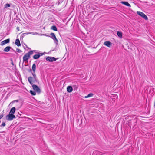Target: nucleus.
I'll return each mask as SVG.
<instances>
[{"label": "nucleus", "instance_id": "obj_1", "mask_svg": "<svg viewBox=\"0 0 155 155\" xmlns=\"http://www.w3.org/2000/svg\"><path fill=\"white\" fill-rule=\"evenodd\" d=\"M33 77L30 76L28 78V81L31 85L37 81V76L35 74H32Z\"/></svg>", "mask_w": 155, "mask_h": 155}, {"label": "nucleus", "instance_id": "obj_2", "mask_svg": "<svg viewBox=\"0 0 155 155\" xmlns=\"http://www.w3.org/2000/svg\"><path fill=\"white\" fill-rule=\"evenodd\" d=\"M33 51H30L29 52L25 54L23 57V60L24 61H27L30 58V55L33 54Z\"/></svg>", "mask_w": 155, "mask_h": 155}, {"label": "nucleus", "instance_id": "obj_3", "mask_svg": "<svg viewBox=\"0 0 155 155\" xmlns=\"http://www.w3.org/2000/svg\"><path fill=\"white\" fill-rule=\"evenodd\" d=\"M15 118V115L10 113H9V114L7 115L6 117V119L8 121L12 120L13 119Z\"/></svg>", "mask_w": 155, "mask_h": 155}, {"label": "nucleus", "instance_id": "obj_4", "mask_svg": "<svg viewBox=\"0 0 155 155\" xmlns=\"http://www.w3.org/2000/svg\"><path fill=\"white\" fill-rule=\"evenodd\" d=\"M137 13L138 15L140 16L145 20H148V18L146 15L141 12L138 11L137 12Z\"/></svg>", "mask_w": 155, "mask_h": 155}, {"label": "nucleus", "instance_id": "obj_5", "mask_svg": "<svg viewBox=\"0 0 155 155\" xmlns=\"http://www.w3.org/2000/svg\"><path fill=\"white\" fill-rule=\"evenodd\" d=\"M32 88L34 90L38 93H40L41 92L40 89L37 85L35 84H32Z\"/></svg>", "mask_w": 155, "mask_h": 155}, {"label": "nucleus", "instance_id": "obj_6", "mask_svg": "<svg viewBox=\"0 0 155 155\" xmlns=\"http://www.w3.org/2000/svg\"><path fill=\"white\" fill-rule=\"evenodd\" d=\"M46 60L48 61L49 62H52L54 61H55L56 60V58L54 57H47L46 58Z\"/></svg>", "mask_w": 155, "mask_h": 155}, {"label": "nucleus", "instance_id": "obj_7", "mask_svg": "<svg viewBox=\"0 0 155 155\" xmlns=\"http://www.w3.org/2000/svg\"><path fill=\"white\" fill-rule=\"evenodd\" d=\"M10 42V39H6L5 40H4L3 41H2L0 45L1 46H3L5 45V44H6L7 43H8Z\"/></svg>", "mask_w": 155, "mask_h": 155}, {"label": "nucleus", "instance_id": "obj_8", "mask_svg": "<svg viewBox=\"0 0 155 155\" xmlns=\"http://www.w3.org/2000/svg\"><path fill=\"white\" fill-rule=\"evenodd\" d=\"M104 45L108 47H110L112 43L109 41H105L104 43Z\"/></svg>", "mask_w": 155, "mask_h": 155}, {"label": "nucleus", "instance_id": "obj_9", "mask_svg": "<svg viewBox=\"0 0 155 155\" xmlns=\"http://www.w3.org/2000/svg\"><path fill=\"white\" fill-rule=\"evenodd\" d=\"M43 55V54L40 53L38 54L35 55L33 57V58L35 59H37L38 58L41 56H42Z\"/></svg>", "mask_w": 155, "mask_h": 155}, {"label": "nucleus", "instance_id": "obj_10", "mask_svg": "<svg viewBox=\"0 0 155 155\" xmlns=\"http://www.w3.org/2000/svg\"><path fill=\"white\" fill-rule=\"evenodd\" d=\"M50 35L52 36V38L54 40H55L57 42H58V40L56 37L55 34L53 33H51Z\"/></svg>", "mask_w": 155, "mask_h": 155}, {"label": "nucleus", "instance_id": "obj_11", "mask_svg": "<svg viewBox=\"0 0 155 155\" xmlns=\"http://www.w3.org/2000/svg\"><path fill=\"white\" fill-rule=\"evenodd\" d=\"M15 44L18 46H21V43L19 39H17L16 40Z\"/></svg>", "mask_w": 155, "mask_h": 155}, {"label": "nucleus", "instance_id": "obj_12", "mask_svg": "<svg viewBox=\"0 0 155 155\" xmlns=\"http://www.w3.org/2000/svg\"><path fill=\"white\" fill-rule=\"evenodd\" d=\"M121 3L122 4L125 5L126 6H127L128 7H130L131 5L130 4H129L128 2H124V1H122L121 2Z\"/></svg>", "mask_w": 155, "mask_h": 155}, {"label": "nucleus", "instance_id": "obj_13", "mask_svg": "<svg viewBox=\"0 0 155 155\" xmlns=\"http://www.w3.org/2000/svg\"><path fill=\"white\" fill-rule=\"evenodd\" d=\"M32 69L33 71L32 74H35V70L36 69V66L35 64H34L32 67Z\"/></svg>", "mask_w": 155, "mask_h": 155}, {"label": "nucleus", "instance_id": "obj_14", "mask_svg": "<svg viewBox=\"0 0 155 155\" xmlns=\"http://www.w3.org/2000/svg\"><path fill=\"white\" fill-rule=\"evenodd\" d=\"M67 91L69 92H71L73 91V88L71 86H68L67 88Z\"/></svg>", "mask_w": 155, "mask_h": 155}, {"label": "nucleus", "instance_id": "obj_15", "mask_svg": "<svg viewBox=\"0 0 155 155\" xmlns=\"http://www.w3.org/2000/svg\"><path fill=\"white\" fill-rule=\"evenodd\" d=\"M117 35L120 38H122V33L121 31H117Z\"/></svg>", "mask_w": 155, "mask_h": 155}, {"label": "nucleus", "instance_id": "obj_16", "mask_svg": "<svg viewBox=\"0 0 155 155\" xmlns=\"http://www.w3.org/2000/svg\"><path fill=\"white\" fill-rule=\"evenodd\" d=\"M15 107L12 108L10 111L9 113L13 114L15 113Z\"/></svg>", "mask_w": 155, "mask_h": 155}, {"label": "nucleus", "instance_id": "obj_17", "mask_svg": "<svg viewBox=\"0 0 155 155\" xmlns=\"http://www.w3.org/2000/svg\"><path fill=\"white\" fill-rule=\"evenodd\" d=\"M11 48V47L10 46H7L4 49V51L6 52H8L10 51Z\"/></svg>", "mask_w": 155, "mask_h": 155}, {"label": "nucleus", "instance_id": "obj_18", "mask_svg": "<svg viewBox=\"0 0 155 155\" xmlns=\"http://www.w3.org/2000/svg\"><path fill=\"white\" fill-rule=\"evenodd\" d=\"M93 94L92 93H90L88 94L87 95L85 96V98H87L89 97H92L93 96Z\"/></svg>", "mask_w": 155, "mask_h": 155}, {"label": "nucleus", "instance_id": "obj_19", "mask_svg": "<svg viewBox=\"0 0 155 155\" xmlns=\"http://www.w3.org/2000/svg\"><path fill=\"white\" fill-rule=\"evenodd\" d=\"M51 29L54 31H57V28L56 27V26H55L54 25L52 26V27H51Z\"/></svg>", "mask_w": 155, "mask_h": 155}, {"label": "nucleus", "instance_id": "obj_20", "mask_svg": "<svg viewBox=\"0 0 155 155\" xmlns=\"http://www.w3.org/2000/svg\"><path fill=\"white\" fill-rule=\"evenodd\" d=\"M30 92L32 95H36V93L32 90H30Z\"/></svg>", "mask_w": 155, "mask_h": 155}, {"label": "nucleus", "instance_id": "obj_21", "mask_svg": "<svg viewBox=\"0 0 155 155\" xmlns=\"http://www.w3.org/2000/svg\"><path fill=\"white\" fill-rule=\"evenodd\" d=\"M10 7V5L8 3H7L5 5V8H6L8 7Z\"/></svg>", "mask_w": 155, "mask_h": 155}, {"label": "nucleus", "instance_id": "obj_22", "mask_svg": "<svg viewBox=\"0 0 155 155\" xmlns=\"http://www.w3.org/2000/svg\"><path fill=\"white\" fill-rule=\"evenodd\" d=\"M18 53H21L22 52V51L20 49H16Z\"/></svg>", "mask_w": 155, "mask_h": 155}, {"label": "nucleus", "instance_id": "obj_23", "mask_svg": "<svg viewBox=\"0 0 155 155\" xmlns=\"http://www.w3.org/2000/svg\"><path fill=\"white\" fill-rule=\"evenodd\" d=\"M25 34H26L27 35L31 34H34L33 33L31 32H27V33H25Z\"/></svg>", "mask_w": 155, "mask_h": 155}, {"label": "nucleus", "instance_id": "obj_24", "mask_svg": "<svg viewBox=\"0 0 155 155\" xmlns=\"http://www.w3.org/2000/svg\"><path fill=\"white\" fill-rule=\"evenodd\" d=\"M1 126L3 127L5 126V122H3L2 123Z\"/></svg>", "mask_w": 155, "mask_h": 155}, {"label": "nucleus", "instance_id": "obj_25", "mask_svg": "<svg viewBox=\"0 0 155 155\" xmlns=\"http://www.w3.org/2000/svg\"><path fill=\"white\" fill-rule=\"evenodd\" d=\"M3 116V114H2L1 115H0V119H1V118H2Z\"/></svg>", "mask_w": 155, "mask_h": 155}, {"label": "nucleus", "instance_id": "obj_26", "mask_svg": "<svg viewBox=\"0 0 155 155\" xmlns=\"http://www.w3.org/2000/svg\"><path fill=\"white\" fill-rule=\"evenodd\" d=\"M17 29H18V31H19V27H18L17 28Z\"/></svg>", "mask_w": 155, "mask_h": 155}]
</instances>
